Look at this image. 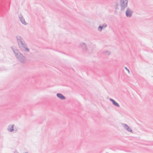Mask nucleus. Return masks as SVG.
I'll use <instances>...</instances> for the list:
<instances>
[{
    "label": "nucleus",
    "mask_w": 153,
    "mask_h": 153,
    "mask_svg": "<svg viewBox=\"0 0 153 153\" xmlns=\"http://www.w3.org/2000/svg\"><path fill=\"white\" fill-rule=\"evenodd\" d=\"M133 13L132 10L129 7H127L126 12V15L127 17L130 18L132 16Z\"/></svg>",
    "instance_id": "obj_4"
},
{
    "label": "nucleus",
    "mask_w": 153,
    "mask_h": 153,
    "mask_svg": "<svg viewBox=\"0 0 153 153\" xmlns=\"http://www.w3.org/2000/svg\"><path fill=\"white\" fill-rule=\"evenodd\" d=\"M107 25L106 23H104L102 25H99L98 28V30L100 31H101L102 29L106 27Z\"/></svg>",
    "instance_id": "obj_7"
},
{
    "label": "nucleus",
    "mask_w": 153,
    "mask_h": 153,
    "mask_svg": "<svg viewBox=\"0 0 153 153\" xmlns=\"http://www.w3.org/2000/svg\"><path fill=\"white\" fill-rule=\"evenodd\" d=\"M109 100L111 101L112 102V103H113L115 101L114 100L111 98H110L109 99Z\"/></svg>",
    "instance_id": "obj_15"
},
{
    "label": "nucleus",
    "mask_w": 153,
    "mask_h": 153,
    "mask_svg": "<svg viewBox=\"0 0 153 153\" xmlns=\"http://www.w3.org/2000/svg\"><path fill=\"white\" fill-rule=\"evenodd\" d=\"M125 128V129L131 132H132V130L130 128V127L127 125V124H123L122 125Z\"/></svg>",
    "instance_id": "obj_8"
},
{
    "label": "nucleus",
    "mask_w": 153,
    "mask_h": 153,
    "mask_svg": "<svg viewBox=\"0 0 153 153\" xmlns=\"http://www.w3.org/2000/svg\"><path fill=\"white\" fill-rule=\"evenodd\" d=\"M11 48L13 52L16 57L18 59L19 61L21 63H25L26 60V58L17 49H14L12 47Z\"/></svg>",
    "instance_id": "obj_2"
},
{
    "label": "nucleus",
    "mask_w": 153,
    "mask_h": 153,
    "mask_svg": "<svg viewBox=\"0 0 153 153\" xmlns=\"http://www.w3.org/2000/svg\"><path fill=\"white\" fill-rule=\"evenodd\" d=\"M25 153H28L27 152H25Z\"/></svg>",
    "instance_id": "obj_16"
},
{
    "label": "nucleus",
    "mask_w": 153,
    "mask_h": 153,
    "mask_svg": "<svg viewBox=\"0 0 153 153\" xmlns=\"http://www.w3.org/2000/svg\"><path fill=\"white\" fill-rule=\"evenodd\" d=\"M128 0H120V5L121 7L120 10H124L127 7Z\"/></svg>",
    "instance_id": "obj_3"
},
{
    "label": "nucleus",
    "mask_w": 153,
    "mask_h": 153,
    "mask_svg": "<svg viewBox=\"0 0 153 153\" xmlns=\"http://www.w3.org/2000/svg\"><path fill=\"white\" fill-rule=\"evenodd\" d=\"M102 53L107 55H109L110 54V53L109 51H104L102 52Z\"/></svg>",
    "instance_id": "obj_11"
},
{
    "label": "nucleus",
    "mask_w": 153,
    "mask_h": 153,
    "mask_svg": "<svg viewBox=\"0 0 153 153\" xmlns=\"http://www.w3.org/2000/svg\"><path fill=\"white\" fill-rule=\"evenodd\" d=\"M17 42L19 48L22 50L27 52H29V49L27 47V45L23 38L20 36H16Z\"/></svg>",
    "instance_id": "obj_1"
},
{
    "label": "nucleus",
    "mask_w": 153,
    "mask_h": 153,
    "mask_svg": "<svg viewBox=\"0 0 153 153\" xmlns=\"http://www.w3.org/2000/svg\"><path fill=\"white\" fill-rule=\"evenodd\" d=\"M56 96L58 98L62 100H65L66 98L61 93H57Z\"/></svg>",
    "instance_id": "obj_9"
},
{
    "label": "nucleus",
    "mask_w": 153,
    "mask_h": 153,
    "mask_svg": "<svg viewBox=\"0 0 153 153\" xmlns=\"http://www.w3.org/2000/svg\"><path fill=\"white\" fill-rule=\"evenodd\" d=\"M14 126V124H13L11 126H8L7 128V130L10 132H12L14 131L13 128Z\"/></svg>",
    "instance_id": "obj_10"
},
{
    "label": "nucleus",
    "mask_w": 153,
    "mask_h": 153,
    "mask_svg": "<svg viewBox=\"0 0 153 153\" xmlns=\"http://www.w3.org/2000/svg\"><path fill=\"white\" fill-rule=\"evenodd\" d=\"M19 18L20 21L22 24L25 25L26 24L25 23L26 22H25V20L22 15L21 13L19 15Z\"/></svg>",
    "instance_id": "obj_6"
},
{
    "label": "nucleus",
    "mask_w": 153,
    "mask_h": 153,
    "mask_svg": "<svg viewBox=\"0 0 153 153\" xmlns=\"http://www.w3.org/2000/svg\"><path fill=\"white\" fill-rule=\"evenodd\" d=\"M80 47L81 48L83 51H86L87 50V46L86 44L83 42L80 44Z\"/></svg>",
    "instance_id": "obj_5"
},
{
    "label": "nucleus",
    "mask_w": 153,
    "mask_h": 153,
    "mask_svg": "<svg viewBox=\"0 0 153 153\" xmlns=\"http://www.w3.org/2000/svg\"><path fill=\"white\" fill-rule=\"evenodd\" d=\"M124 68H125V69L128 72V73H130V71H129V70L126 67H124Z\"/></svg>",
    "instance_id": "obj_14"
},
{
    "label": "nucleus",
    "mask_w": 153,
    "mask_h": 153,
    "mask_svg": "<svg viewBox=\"0 0 153 153\" xmlns=\"http://www.w3.org/2000/svg\"><path fill=\"white\" fill-rule=\"evenodd\" d=\"M118 6H119L118 4L117 3H116L115 5V8L116 9H119Z\"/></svg>",
    "instance_id": "obj_13"
},
{
    "label": "nucleus",
    "mask_w": 153,
    "mask_h": 153,
    "mask_svg": "<svg viewBox=\"0 0 153 153\" xmlns=\"http://www.w3.org/2000/svg\"><path fill=\"white\" fill-rule=\"evenodd\" d=\"M112 103L115 106H116L118 107H120V105H119V104L117 102H116L115 101Z\"/></svg>",
    "instance_id": "obj_12"
}]
</instances>
